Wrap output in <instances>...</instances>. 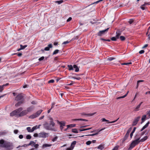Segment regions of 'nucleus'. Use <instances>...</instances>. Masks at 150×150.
<instances>
[{
  "instance_id": "nucleus-55",
  "label": "nucleus",
  "mask_w": 150,
  "mask_h": 150,
  "mask_svg": "<svg viewBox=\"0 0 150 150\" xmlns=\"http://www.w3.org/2000/svg\"><path fill=\"white\" fill-rule=\"evenodd\" d=\"M14 54H17L19 57H21L22 55V54L21 53H16Z\"/></svg>"
},
{
  "instance_id": "nucleus-29",
  "label": "nucleus",
  "mask_w": 150,
  "mask_h": 150,
  "mask_svg": "<svg viewBox=\"0 0 150 150\" xmlns=\"http://www.w3.org/2000/svg\"><path fill=\"white\" fill-rule=\"evenodd\" d=\"M148 138V137L147 136H145L143 138L140 139V142H144Z\"/></svg>"
},
{
  "instance_id": "nucleus-42",
  "label": "nucleus",
  "mask_w": 150,
  "mask_h": 150,
  "mask_svg": "<svg viewBox=\"0 0 150 150\" xmlns=\"http://www.w3.org/2000/svg\"><path fill=\"white\" fill-rule=\"evenodd\" d=\"M63 2V0L55 1L56 3H57L58 4H59Z\"/></svg>"
},
{
  "instance_id": "nucleus-1",
  "label": "nucleus",
  "mask_w": 150,
  "mask_h": 150,
  "mask_svg": "<svg viewBox=\"0 0 150 150\" xmlns=\"http://www.w3.org/2000/svg\"><path fill=\"white\" fill-rule=\"evenodd\" d=\"M0 146L5 148L7 150H11L13 148V144L12 143L8 141H5L4 139L0 140Z\"/></svg>"
},
{
  "instance_id": "nucleus-61",
  "label": "nucleus",
  "mask_w": 150,
  "mask_h": 150,
  "mask_svg": "<svg viewBox=\"0 0 150 150\" xmlns=\"http://www.w3.org/2000/svg\"><path fill=\"white\" fill-rule=\"evenodd\" d=\"M144 51L143 50H141L140 51H139V53L140 54H143V53H144Z\"/></svg>"
},
{
  "instance_id": "nucleus-13",
  "label": "nucleus",
  "mask_w": 150,
  "mask_h": 150,
  "mask_svg": "<svg viewBox=\"0 0 150 150\" xmlns=\"http://www.w3.org/2000/svg\"><path fill=\"white\" fill-rule=\"evenodd\" d=\"M119 118H118L116 120L110 122H109L108 120L105 119V118H103L101 119V120H102V122H106L108 123H113L116 122L119 119Z\"/></svg>"
},
{
  "instance_id": "nucleus-33",
  "label": "nucleus",
  "mask_w": 150,
  "mask_h": 150,
  "mask_svg": "<svg viewBox=\"0 0 150 150\" xmlns=\"http://www.w3.org/2000/svg\"><path fill=\"white\" fill-rule=\"evenodd\" d=\"M67 67L69 68V70L71 71L74 70L73 67L72 65H68Z\"/></svg>"
},
{
  "instance_id": "nucleus-45",
  "label": "nucleus",
  "mask_w": 150,
  "mask_h": 150,
  "mask_svg": "<svg viewBox=\"0 0 150 150\" xmlns=\"http://www.w3.org/2000/svg\"><path fill=\"white\" fill-rule=\"evenodd\" d=\"M115 59V58H114V57H108V59H107V60L108 61H112V60H113V59Z\"/></svg>"
},
{
  "instance_id": "nucleus-17",
  "label": "nucleus",
  "mask_w": 150,
  "mask_h": 150,
  "mask_svg": "<svg viewBox=\"0 0 150 150\" xmlns=\"http://www.w3.org/2000/svg\"><path fill=\"white\" fill-rule=\"evenodd\" d=\"M9 85L8 83H6L5 84L3 85L2 86H0V92H1L3 90L4 87Z\"/></svg>"
},
{
  "instance_id": "nucleus-58",
  "label": "nucleus",
  "mask_w": 150,
  "mask_h": 150,
  "mask_svg": "<svg viewBox=\"0 0 150 150\" xmlns=\"http://www.w3.org/2000/svg\"><path fill=\"white\" fill-rule=\"evenodd\" d=\"M146 131V130H144L143 132H141V134H140V136H141H141H142L144 134H145V133Z\"/></svg>"
},
{
  "instance_id": "nucleus-32",
  "label": "nucleus",
  "mask_w": 150,
  "mask_h": 150,
  "mask_svg": "<svg viewBox=\"0 0 150 150\" xmlns=\"http://www.w3.org/2000/svg\"><path fill=\"white\" fill-rule=\"evenodd\" d=\"M104 147L103 145L100 144L99 145L98 147V149L102 150L104 148Z\"/></svg>"
},
{
  "instance_id": "nucleus-26",
  "label": "nucleus",
  "mask_w": 150,
  "mask_h": 150,
  "mask_svg": "<svg viewBox=\"0 0 150 150\" xmlns=\"http://www.w3.org/2000/svg\"><path fill=\"white\" fill-rule=\"evenodd\" d=\"M76 141H74L71 144V146L72 148L74 149L75 145L76 144Z\"/></svg>"
},
{
  "instance_id": "nucleus-15",
  "label": "nucleus",
  "mask_w": 150,
  "mask_h": 150,
  "mask_svg": "<svg viewBox=\"0 0 150 150\" xmlns=\"http://www.w3.org/2000/svg\"><path fill=\"white\" fill-rule=\"evenodd\" d=\"M105 129V128H102L100 130H99L98 132H97L95 133L92 134H89L86 135V136H93L94 135H96L98 134H99V132H100V131L104 130Z\"/></svg>"
},
{
  "instance_id": "nucleus-9",
  "label": "nucleus",
  "mask_w": 150,
  "mask_h": 150,
  "mask_svg": "<svg viewBox=\"0 0 150 150\" xmlns=\"http://www.w3.org/2000/svg\"><path fill=\"white\" fill-rule=\"evenodd\" d=\"M48 134L44 132H42L38 134V137H42L44 138H46L48 135Z\"/></svg>"
},
{
  "instance_id": "nucleus-37",
  "label": "nucleus",
  "mask_w": 150,
  "mask_h": 150,
  "mask_svg": "<svg viewBox=\"0 0 150 150\" xmlns=\"http://www.w3.org/2000/svg\"><path fill=\"white\" fill-rule=\"evenodd\" d=\"M144 81L142 80L138 81H137V87L136 88H137L138 87V86L139 85V84L140 83H141V82H144Z\"/></svg>"
},
{
  "instance_id": "nucleus-47",
  "label": "nucleus",
  "mask_w": 150,
  "mask_h": 150,
  "mask_svg": "<svg viewBox=\"0 0 150 150\" xmlns=\"http://www.w3.org/2000/svg\"><path fill=\"white\" fill-rule=\"evenodd\" d=\"M31 138V136L30 135H28L26 136V139H30Z\"/></svg>"
},
{
  "instance_id": "nucleus-10",
  "label": "nucleus",
  "mask_w": 150,
  "mask_h": 150,
  "mask_svg": "<svg viewBox=\"0 0 150 150\" xmlns=\"http://www.w3.org/2000/svg\"><path fill=\"white\" fill-rule=\"evenodd\" d=\"M140 118V116H139L136 118H135L132 122V126H135L137 124L138 122L139 121Z\"/></svg>"
},
{
  "instance_id": "nucleus-64",
  "label": "nucleus",
  "mask_w": 150,
  "mask_h": 150,
  "mask_svg": "<svg viewBox=\"0 0 150 150\" xmlns=\"http://www.w3.org/2000/svg\"><path fill=\"white\" fill-rule=\"evenodd\" d=\"M73 149V148L70 147L67 148L66 150H72Z\"/></svg>"
},
{
  "instance_id": "nucleus-52",
  "label": "nucleus",
  "mask_w": 150,
  "mask_h": 150,
  "mask_svg": "<svg viewBox=\"0 0 150 150\" xmlns=\"http://www.w3.org/2000/svg\"><path fill=\"white\" fill-rule=\"evenodd\" d=\"M71 78H72L74 79H76L78 80H79L81 79V78L80 77H76L73 76V77H72Z\"/></svg>"
},
{
  "instance_id": "nucleus-51",
  "label": "nucleus",
  "mask_w": 150,
  "mask_h": 150,
  "mask_svg": "<svg viewBox=\"0 0 150 150\" xmlns=\"http://www.w3.org/2000/svg\"><path fill=\"white\" fill-rule=\"evenodd\" d=\"M103 0H98V1H96V2H95L92 4H90V5H92V4H98V3L99 2H100V1H103Z\"/></svg>"
},
{
  "instance_id": "nucleus-35",
  "label": "nucleus",
  "mask_w": 150,
  "mask_h": 150,
  "mask_svg": "<svg viewBox=\"0 0 150 150\" xmlns=\"http://www.w3.org/2000/svg\"><path fill=\"white\" fill-rule=\"evenodd\" d=\"M36 117H37L35 114H34L33 115H30L29 117V118H31V119H34V118H36Z\"/></svg>"
},
{
  "instance_id": "nucleus-3",
  "label": "nucleus",
  "mask_w": 150,
  "mask_h": 150,
  "mask_svg": "<svg viewBox=\"0 0 150 150\" xmlns=\"http://www.w3.org/2000/svg\"><path fill=\"white\" fill-rule=\"evenodd\" d=\"M23 109V108H22L20 107L13 111L10 113V116H15L17 117H19V116H18V115H19V113Z\"/></svg>"
},
{
  "instance_id": "nucleus-59",
  "label": "nucleus",
  "mask_w": 150,
  "mask_h": 150,
  "mask_svg": "<svg viewBox=\"0 0 150 150\" xmlns=\"http://www.w3.org/2000/svg\"><path fill=\"white\" fill-rule=\"evenodd\" d=\"M147 128L146 127L145 125H144L143 127L140 130V132H142V131L143 130H144V129H145L146 128Z\"/></svg>"
},
{
  "instance_id": "nucleus-38",
  "label": "nucleus",
  "mask_w": 150,
  "mask_h": 150,
  "mask_svg": "<svg viewBox=\"0 0 150 150\" xmlns=\"http://www.w3.org/2000/svg\"><path fill=\"white\" fill-rule=\"evenodd\" d=\"M117 39H118V38H117L116 36L115 37H113L111 38V40L113 41H117Z\"/></svg>"
},
{
  "instance_id": "nucleus-39",
  "label": "nucleus",
  "mask_w": 150,
  "mask_h": 150,
  "mask_svg": "<svg viewBox=\"0 0 150 150\" xmlns=\"http://www.w3.org/2000/svg\"><path fill=\"white\" fill-rule=\"evenodd\" d=\"M119 38H120V40L122 41L125 40V37L123 36H121Z\"/></svg>"
},
{
  "instance_id": "nucleus-43",
  "label": "nucleus",
  "mask_w": 150,
  "mask_h": 150,
  "mask_svg": "<svg viewBox=\"0 0 150 150\" xmlns=\"http://www.w3.org/2000/svg\"><path fill=\"white\" fill-rule=\"evenodd\" d=\"M79 38V37L78 36H75L73 38H72V39L70 41H74V40H76V39L77 40Z\"/></svg>"
},
{
  "instance_id": "nucleus-44",
  "label": "nucleus",
  "mask_w": 150,
  "mask_h": 150,
  "mask_svg": "<svg viewBox=\"0 0 150 150\" xmlns=\"http://www.w3.org/2000/svg\"><path fill=\"white\" fill-rule=\"evenodd\" d=\"M37 126H36L32 127V128L31 129L32 132H33L35 129H36L37 128Z\"/></svg>"
},
{
  "instance_id": "nucleus-56",
  "label": "nucleus",
  "mask_w": 150,
  "mask_h": 150,
  "mask_svg": "<svg viewBox=\"0 0 150 150\" xmlns=\"http://www.w3.org/2000/svg\"><path fill=\"white\" fill-rule=\"evenodd\" d=\"M91 142L90 141H87L86 143V144L87 145H89L90 144H91Z\"/></svg>"
},
{
  "instance_id": "nucleus-40",
  "label": "nucleus",
  "mask_w": 150,
  "mask_h": 150,
  "mask_svg": "<svg viewBox=\"0 0 150 150\" xmlns=\"http://www.w3.org/2000/svg\"><path fill=\"white\" fill-rule=\"evenodd\" d=\"M59 50H56L54 51L53 53H52V55L58 53Z\"/></svg>"
},
{
  "instance_id": "nucleus-14",
  "label": "nucleus",
  "mask_w": 150,
  "mask_h": 150,
  "mask_svg": "<svg viewBox=\"0 0 150 150\" xmlns=\"http://www.w3.org/2000/svg\"><path fill=\"white\" fill-rule=\"evenodd\" d=\"M24 103V100H22L21 101H18L17 103L15 104V106L16 107H18L19 106L21 105L23 103Z\"/></svg>"
},
{
  "instance_id": "nucleus-19",
  "label": "nucleus",
  "mask_w": 150,
  "mask_h": 150,
  "mask_svg": "<svg viewBox=\"0 0 150 150\" xmlns=\"http://www.w3.org/2000/svg\"><path fill=\"white\" fill-rule=\"evenodd\" d=\"M42 110H40L36 112L35 114L36 115L37 117L42 112Z\"/></svg>"
},
{
  "instance_id": "nucleus-2",
  "label": "nucleus",
  "mask_w": 150,
  "mask_h": 150,
  "mask_svg": "<svg viewBox=\"0 0 150 150\" xmlns=\"http://www.w3.org/2000/svg\"><path fill=\"white\" fill-rule=\"evenodd\" d=\"M49 120H50L49 125L48 124L47 122H45L44 125V128L47 130H54L53 128L50 127L51 126L52 127H54L55 125V123L53 122V119L52 117H50Z\"/></svg>"
},
{
  "instance_id": "nucleus-50",
  "label": "nucleus",
  "mask_w": 150,
  "mask_h": 150,
  "mask_svg": "<svg viewBox=\"0 0 150 150\" xmlns=\"http://www.w3.org/2000/svg\"><path fill=\"white\" fill-rule=\"evenodd\" d=\"M103 0H98V1H96V2H95L92 4H90V5H92V4H98V3L99 2H100V1H103Z\"/></svg>"
},
{
  "instance_id": "nucleus-49",
  "label": "nucleus",
  "mask_w": 150,
  "mask_h": 150,
  "mask_svg": "<svg viewBox=\"0 0 150 150\" xmlns=\"http://www.w3.org/2000/svg\"><path fill=\"white\" fill-rule=\"evenodd\" d=\"M119 147V146H115L112 150H117Z\"/></svg>"
},
{
  "instance_id": "nucleus-20",
  "label": "nucleus",
  "mask_w": 150,
  "mask_h": 150,
  "mask_svg": "<svg viewBox=\"0 0 150 150\" xmlns=\"http://www.w3.org/2000/svg\"><path fill=\"white\" fill-rule=\"evenodd\" d=\"M73 121H84L87 122L88 121V120H86L83 119H74L73 120Z\"/></svg>"
},
{
  "instance_id": "nucleus-4",
  "label": "nucleus",
  "mask_w": 150,
  "mask_h": 150,
  "mask_svg": "<svg viewBox=\"0 0 150 150\" xmlns=\"http://www.w3.org/2000/svg\"><path fill=\"white\" fill-rule=\"evenodd\" d=\"M140 142H140V140L138 141V139H135V140H133L130 144L129 147L128 148V150H131L132 148L135 147L136 145L138 144Z\"/></svg>"
},
{
  "instance_id": "nucleus-36",
  "label": "nucleus",
  "mask_w": 150,
  "mask_h": 150,
  "mask_svg": "<svg viewBox=\"0 0 150 150\" xmlns=\"http://www.w3.org/2000/svg\"><path fill=\"white\" fill-rule=\"evenodd\" d=\"M7 132L5 131H3L0 132V136L2 135H4L7 134Z\"/></svg>"
},
{
  "instance_id": "nucleus-57",
  "label": "nucleus",
  "mask_w": 150,
  "mask_h": 150,
  "mask_svg": "<svg viewBox=\"0 0 150 150\" xmlns=\"http://www.w3.org/2000/svg\"><path fill=\"white\" fill-rule=\"evenodd\" d=\"M54 80L53 79H51L50 80H49L48 81V83H53L54 82Z\"/></svg>"
},
{
  "instance_id": "nucleus-46",
  "label": "nucleus",
  "mask_w": 150,
  "mask_h": 150,
  "mask_svg": "<svg viewBox=\"0 0 150 150\" xmlns=\"http://www.w3.org/2000/svg\"><path fill=\"white\" fill-rule=\"evenodd\" d=\"M28 132H32L31 131V129L30 127H27L26 128Z\"/></svg>"
},
{
  "instance_id": "nucleus-25",
  "label": "nucleus",
  "mask_w": 150,
  "mask_h": 150,
  "mask_svg": "<svg viewBox=\"0 0 150 150\" xmlns=\"http://www.w3.org/2000/svg\"><path fill=\"white\" fill-rule=\"evenodd\" d=\"M33 108L34 107L31 106L28 108H27V110H26L27 111V112H30L32 111L33 110Z\"/></svg>"
},
{
  "instance_id": "nucleus-54",
  "label": "nucleus",
  "mask_w": 150,
  "mask_h": 150,
  "mask_svg": "<svg viewBox=\"0 0 150 150\" xmlns=\"http://www.w3.org/2000/svg\"><path fill=\"white\" fill-rule=\"evenodd\" d=\"M132 64V63L131 62H128V63H123L122 64V65H128L129 64Z\"/></svg>"
},
{
  "instance_id": "nucleus-28",
  "label": "nucleus",
  "mask_w": 150,
  "mask_h": 150,
  "mask_svg": "<svg viewBox=\"0 0 150 150\" xmlns=\"http://www.w3.org/2000/svg\"><path fill=\"white\" fill-rule=\"evenodd\" d=\"M35 142H34V141H31L30 143L28 144V145L31 146H33L34 145H35Z\"/></svg>"
},
{
  "instance_id": "nucleus-6",
  "label": "nucleus",
  "mask_w": 150,
  "mask_h": 150,
  "mask_svg": "<svg viewBox=\"0 0 150 150\" xmlns=\"http://www.w3.org/2000/svg\"><path fill=\"white\" fill-rule=\"evenodd\" d=\"M132 129V127H130L127 130V132L124 137V138L122 140L123 142L125 141L127 138L129 136V134L131 131Z\"/></svg>"
},
{
  "instance_id": "nucleus-21",
  "label": "nucleus",
  "mask_w": 150,
  "mask_h": 150,
  "mask_svg": "<svg viewBox=\"0 0 150 150\" xmlns=\"http://www.w3.org/2000/svg\"><path fill=\"white\" fill-rule=\"evenodd\" d=\"M146 118V115H144L142 116V122H141V124L143 123L145 121Z\"/></svg>"
},
{
  "instance_id": "nucleus-24",
  "label": "nucleus",
  "mask_w": 150,
  "mask_h": 150,
  "mask_svg": "<svg viewBox=\"0 0 150 150\" xmlns=\"http://www.w3.org/2000/svg\"><path fill=\"white\" fill-rule=\"evenodd\" d=\"M141 136H139V135L138 134H137L134 137V138L135 139H138V141H140V139L141 138Z\"/></svg>"
},
{
  "instance_id": "nucleus-8",
  "label": "nucleus",
  "mask_w": 150,
  "mask_h": 150,
  "mask_svg": "<svg viewBox=\"0 0 150 150\" xmlns=\"http://www.w3.org/2000/svg\"><path fill=\"white\" fill-rule=\"evenodd\" d=\"M109 28H108L106 29L100 31L97 34V35L100 36H102L103 35L105 34V32H107L108 31V30L109 29Z\"/></svg>"
},
{
  "instance_id": "nucleus-30",
  "label": "nucleus",
  "mask_w": 150,
  "mask_h": 150,
  "mask_svg": "<svg viewBox=\"0 0 150 150\" xmlns=\"http://www.w3.org/2000/svg\"><path fill=\"white\" fill-rule=\"evenodd\" d=\"M128 93H129V91H128L127 92V93L126 94H125L124 96H120V97H118L117 98V99H120V98H125V97H126L127 96Z\"/></svg>"
},
{
  "instance_id": "nucleus-41",
  "label": "nucleus",
  "mask_w": 150,
  "mask_h": 150,
  "mask_svg": "<svg viewBox=\"0 0 150 150\" xmlns=\"http://www.w3.org/2000/svg\"><path fill=\"white\" fill-rule=\"evenodd\" d=\"M27 46V45H20V47H21V49L23 50L24 49L25 47Z\"/></svg>"
},
{
  "instance_id": "nucleus-27",
  "label": "nucleus",
  "mask_w": 150,
  "mask_h": 150,
  "mask_svg": "<svg viewBox=\"0 0 150 150\" xmlns=\"http://www.w3.org/2000/svg\"><path fill=\"white\" fill-rule=\"evenodd\" d=\"M76 124H70L69 125H67V127H68V128H72L73 127H75L76 126Z\"/></svg>"
},
{
  "instance_id": "nucleus-5",
  "label": "nucleus",
  "mask_w": 150,
  "mask_h": 150,
  "mask_svg": "<svg viewBox=\"0 0 150 150\" xmlns=\"http://www.w3.org/2000/svg\"><path fill=\"white\" fill-rule=\"evenodd\" d=\"M15 100L17 101L24 100V96L23 95V94L21 93L17 95L15 97Z\"/></svg>"
},
{
  "instance_id": "nucleus-60",
  "label": "nucleus",
  "mask_w": 150,
  "mask_h": 150,
  "mask_svg": "<svg viewBox=\"0 0 150 150\" xmlns=\"http://www.w3.org/2000/svg\"><path fill=\"white\" fill-rule=\"evenodd\" d=\"M44 59V57L43 56L42 57L39 59V61H41L43 60Z\"/></svg>"
},
{
  "instance_id": "nucleus-23",
  "label": "nucleus",
  "mask_w": 150,
  "mask_h": 150,
  "mask_svg": "<svg viewBox=\"0 0 150 150\" xmlns=\"http://www.w3.org/2000/svg\"><path fill=\"white\" fill-rule=\"evenodd\" d=\"M94 113H89V114H86L84 112H83L81 113V114L82 115H86L87 116H91L93 115H94Z\"/></svg>"
},
{
  "instance_id": "nucleus-34",
  "label": "nucleus",
  "mask_w": 150,
  "mask_h": 150,
  "mask_svg": "<svg viewBox=\"0 0 150 150\" xmlns=\"http://www.w3.org/2000/svg\"><path fill=\"white\" fill-rule=\"evenodd\" d=\"M71 131L72 132L74 133H78L77 129L76 128L72 129L71 130Z\"/></svg>"
},
{
  "instance_id": "nucleus-53",
  "label": "nucleus",
  "mask_w": 150,
  "mask_h": 150,
  "mask_svg": "<svg viewBox=\"0 0 150 150\" xmlns=\"http://www.w3.org/2000/svg\"><path fill=\"white\" fill-rule=\"evenodd\" d=\"M150 5V2H145L144 4L142 5L143 6H145L146 5Z\"/></svg>"
},
{
  "instance_id": "nucleus-62",
  "label": "nucleus",
  "mask_w": 150,
  "mask_h": 150,
  "mask_svg": "<svg viewBox=\"0 0 150 150\" xmlns=\"http://www.w3.org/2000/svg\"><path fill=\"white\" fill-rule=\"evenodd\" d=\"M33 146H34L35 148L37 149L38 148L39 146V144H35V145H34Z\"/></svg>"
},
{
  "instance_id": "nucleus-16",
  "label": "nucleus",
  "mask_w": 150,
  "mask_h": 150,
  "mask_svg": "<svg viewBox=\"0 0 150 150\" xmlns=\"http://www.w3.org/2000/svg\"><path fill=\"white\" fill-rule=\"evenodd\" d=\"M52 44H49L48 45L47 47L45 48L44 50L45 51H49L50 50V48H52Z\"/></svg>"
},
{
  "instance_id": "nucleus-11",
  "label": "nucleus",
  "mask_w": 150,
  "mask_h": 150,
  "mask_svg": "<svg viewBox=\"0 0 150 150\" xmlns=\"http://www.w3.org/2000/svg\"><path fill=\"white\" fill-rule=\"evenodd\" d=\"M28 113L27 112V111L26 110H23L21 112V111L19 114V115H18V116L20 117H22L24 115H26Z\"/></svg>"
},
{
  "instance_id": "nucleus-22",
  "label": "nucleus",
  "mask_w": 150,
  "mask_h": 150,
  "mask_svg": "<svg viewBox=\"0 0 150 150\" xmlns=\"http://www.w3.org/2000/svg\"><path fill=\"white\" fill-rule=\"evenodd\" d=\"M51 144H43L42 146V149H44L45 148L47 147H50L51 146Z\"/></svg>"
},
{
  "instance_id": "nucleus-18",
  "label": "nucleus",
  "mask_w": 150,
  "mask_h": 150,
  "mask_svg": "<svg viewBox=\"0 0 150 150\" xmlns=\"http://www.w3.org/2000/svg\"><path fill=\"white\" fill-rule=\"evenodd\" d=\"M73 69L75 68V71L76 72H78L79 71V68L78 67V66L76 64H74L73 66Z\"/></svg>"
},
{
  "instance_id": "nucleus-63",
  "label": "nucleus",
  "mask_w": 150,
  "mask_h": 150,
  "mask_svg": "<svg viewBox=\"0 0 150 150\" xmlns=\"http://www.w3.org/2000/svg\"><path fill=\"white\" fill-rule=\"evenodd\" d=\"M33 136L35 137H38V134L36 133H35L33 135Z\"/></svg>"
},
{
  "instance_id": "nucleus-12",
  "label": "nucleus",
  "mask_w": 150,
  "mask_h": 150,
  "mask_svg": "<svg viewBox=\"0 0 150 150\" xmlns=\"http://www.w3.org/2000/svg\"><path fill=\"white\" fill-rule=\"evenodd\" d=\"M122 31L120 30V29H117L116 32V35L115 36L117 38H119L120 37V36L121 35L122 33Z\"/></svg>"
},
{
  "instance_id": "nucleus-31",
  "label": "nucleus",
  "mask_w": 150,
  "mask_h": 150,
  "mask_svg": "<svg viewBox=\"0 0 150 150\" xmlns=\"http://www.w3.org/2000/svg\"><path fill=\"white\" fill-rule=\"evenodd\" d=\"M142 103V102H141L137 106V107L135 108V111H137L139 110V109L140 107V106Z\"/></svg>"
},
{
  "instance_id": "nucleus-48",
  "label": "nucleus",
  "mask_w": 150,
  "mask_h": 150,
  "mask_svg": "<svg viewBox=\"0 0 150 150\" xmlns=\"http://www.w3.org/2000/svg\"><path fill=\"white\" fill-rule=\"evenodd\" d=\"M57 138L58 137L57 136H55L52 139V141L53 142H54L55 141H56Z\"/></svg>"
},
{
  "instance_id": "nucleus-7",
  "label": "nucleus",
  "mask_w": 150,
  "mask_h": 150,
  "mask_svg": "<svg viewBox=\"0 0 150 150\" xmlns=\"http://www.w3.org/2000/svg\"><path fill=\"white\" fill-rule=\"evenodd\" d=\"M57 123L60 125V128L61 130L62 131L64 128L63 127L65 125L66 122L64 121L60 122L58 120H57Z\"/></svg>"
}]
</instances>
